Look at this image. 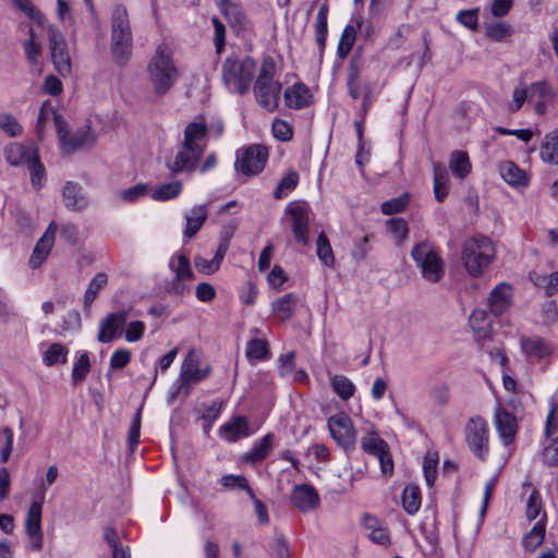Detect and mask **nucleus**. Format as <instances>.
Returning a JSON list of instances; mask_svg holds the SVG:
<instances>
[{"instance_id": "nucleus-1", "label": "nucleus", "mask_w": 558, "mask_h": 558, "mask_svg": "<svg viewBox=\"0 0 558 558\" xmlns=\"http://www.w3.org/2000/svg\"><path fill=\"white\" fill-rule=\"evenodd\" d=\"M207 125L203 122H190L183 132V141L167 168L173 173L195 170L206 148Z\"/></svg>"}, {"instance_id": "nucleus-2", "label": "nucleus", "mask_w": 558, "mask_h": 558, "mask_svg": "<svg viewBox=\"0 0 558 558\" xmlns=\"http://www.w3.org/2000/svg\"><path fill=\"white\" fill-rule=\"evenodd\" d=\"M110 50L114 62L124 65L132 56L133 33L125 7L118 4L110 16Z\"/></svg>"}, {"instance_id": "nucleus-3", "label": "nucleus", "mask_w": 558, "mask_h": 558, "mask_svg": "<svg viewBox=\"0 0 558 558\" xmlns=\"http://www.w3.org/2000/svg\"><path fill=\"white\" fill-rule=\"evenodd\" d=\"M148 78L157 96L166 95L179 78L170 49L160 45L147 65Z\"/></svg>"}, {"instance_id": "nucleus-4", "label": "nucleus", "mask_w": 558, "mask_h": 558, "mask_svg": "<svg viewBox=\"0 0 558 558\" xmlns=\"http://www.w3.org/2000/svg\"><path fill=\"white\" fill-rule=\"evenodd\" d=\"M276 64L272 58H264L258 70L257 78L253 86L256 102L268 112H274L279 107L282 85L275 80Z\"/></svg>"}, {"instance_id": "nucleus-5", "label": "nucleus", "mask_w": 558, "mask_h": 558, "mask_svg": "<svg viewBox=\"0 0 558 558\" xmlns=\"http://www.w3.org/2000/svg\"><path fill=\"white\" fill-rule=\"evenodd\" d=\"M495 258V248L489 238L474 235L464 241L461 259L468 274L480 277Z\"/></svg>"}, {"instance_id": "nucleus-6", "label": "nucleus", "mask_w": 558, "mask_h": 558, "mask_svg": "<svg viewBox=\"0 0 558 558\" xmlns=\"http://www.w3.org/2000/svg\"><path fill=\"white\" fill-rule=\"evenodd\" d=\"M255 70L256 63L250 57H227L221 65V75L229 92L245 95L251 89Z\"/></svg>"}, {"instance_id": "nucleus-7", "label": "nucleus", "mask_w": 558, "mask_h": 558, "mask_svg": "<svg viewBox=\"0 0 558 558\" xmlns=\"http://www.w3.org/2000/svg\"><path fill=\"white\" fill-rule=\"evenodd\" d=\"M411 256L426 281H440L445 274L444 260L430 243L422 241L415 244L411 250Z\"/></svg>"}, {"instance_id": "nucleus-8", "label": "nucleus", "mask_w": 558, "mask_h": 558, "mask_svg": "<svg viewBox=\"0 0 558 558\" xmlns=\"http://www.w3.org/2000/svg\"><path fill=\"white\" fill-rule=\"evenodd\" d=\"M465 440L470 450L481 460L488 453L489 430L487 422L476 415L465 424Z\"/></svg>"}, {"instance_id": "nucleus-9", "label": "nucleus", "mask_w": 558, "mask_h": 558, "mask_svg": "<svg viewBox=\"0 0 558 558\" xmlns=\"http://www.w3.org/2000/svg\"><path fill=\"white\" fill-rule=\"evenodd\" d=\"M48 41L56 71L62 76L69 75L72 71V60L68 43L62 33L53 25L48 27Z\"/></svg>"}, {"instance_id": "nucleus-10", "label": "nucleus", "mask_w": 558, "mask_h": 558, "mask_svg": "<svg viewBox=\"0 0 558 558\" xmlns=\"http://www.w3.org/2000/svg\"><path fill=\"white\" fill-rule=\"evenodd\" d=\"M327 426L332 439L345 451L353 450L356 442V430L349 415L343 412L330 416Z\"/></svg>"}, {"instance_id": "nucleus-11", "label": "nucleus", "mask_w": 558, "mask_h": 558, "mask_svg": "<svg viewBox=\"0 0 558 558\" xmlns=\"http://www.w3.org/2000/svg\"><path fill=\"white\" fill-rule=\"evenodd\" d=\"M268 159V149L264 145H251L238 151L235 169L244 175L262 172Z\"/></svg>"}, {"instance_id": "nucleus-12", "label": "nucleus", "mask_w": 558, "mask_h": 558, "mask_svg": "<svg viewBox=\"0 0 558 558\" xmlns=\"http://www.w3.org/2000/svg\"><path fill=\"white\" fill-rule=\"evenodd\" d=\"M211 373L209 365L201 367V359L195 349H190L184 357L181 369V388L186 387V393L191 385L197 384L207 378Z\"/></svg>"}, {"instance_id": "nucleus-13", "label": "nucleus", "mask_w": 558, "mask_h": 558, "mask_svg": "<svg viewBox=\"0 0 558 558\" xmlns=\"http://www.w3.org/2000/svg\"><path fill=\"white\" fill-rule=\"evenodd\" d=\"M128 311L119 310L117 312L109 313L99 323V331L97 339L99 342L109 343L121 335L122 327L125 325L128 319Z\"/></svg>"}, {"instance_id": "nucleus-14", "label": "nucleus", "mask_w": 558, "mask_h": 558, "mask_svg": "<svg viewBox=\"0 0 558 558\" xmlns=\"http://www.w3.org/2000/svg\"><path fill=\"white\" fill-rule=\"evenodd\" d=\"M286 210L291 217L295 241L306 245L308 243V207L304 204L291 203Z\"/></svg>"}, {"instance_id": "nucleus-15", "label": "nucleus", "mask_w": 558, "mask_h": 558, "mask_svg": "<svg viewBox=\"0 0 558 558\" xmlns=\"http://www.w3.org/2000/svg\"><path fill=\"white\" fill-rule=\"evenodd\" d=\"M290 501L299 511L311 512L319 506V496L312 485L299 484L293 487Z\"/></svg>"}, {"instance_id": "nucleus-16", "label": "nucleus", "mask_w": 558, "mask_h": 558, "mask_svg": "<svg viewBox=\"0 0 558 558\" xmlns=\"http://www.w3.org/2000/svg\"><path fill=\"white\" fill-rule=\"evenodd\" d=\"M494 423L501 442L505 446L513 442L518 429L515 416L498 405L494 411Z\"/></svg>"}, {"instance_id": "nucleus-17", "label": "nucleus", "mask_w": 558, "mask_h": 558, "mask_svg": "<svg viewBox=\"0 0 558 558\" xmlns=\"http://www.w3.org/2000/svg\"><path fill=\"white\" fill-rule=\"evenodd\" d=\"M38 153L35 144L26 145L17 142L9 143L3 150L7 162L13 167L27 166Z\"/></svg>"}, {"instance_id": "nucleus-18", "label": "nucleus", "mask_w": 558, "mask_h": 558, "mask_svg": "<svg viewBox=\"0 0 558 558\" xmlns=\"http://www.w3.org/2000/svg\"><path fill=\"white\" fill-rule=\"evenodd\" d=\"M41 509V504L34 501L26 514L25 531L32 539L29 545L32 550H38L43 547Z\"/></svg>"}, {"instance_id": "nucleus-19", "label": "nucleus", "mask_w": 558, "mask_h": 558, "mask_svg": "<svg viewBox=\"0 0 558 558\" xmlns=\"http://www.w3.org/2000/svg\"><path fill=\"white\" fill-rule=\"evenodd\" d=\"M54 235H56V225L54 222H50L49 227L45 231V233L41 235V238L37 241L33 253L29 257V265L32 268L39 267L45 259L48 257L53 243H54Z\"/></svg>"}, {"instance_id": "nucleus-20", "label": "nucleus", "mask_w": 558, "mask_h": 558, "mask_svg": "<svg viewBox=\"0 0 558 558\" xmlns=\"http://www.w3.org/2000/svg\"><path fill=\"white\" fill-rule=\"evenodd\" d=\"M64 206L72 211H81L88 206V198L83 193V187L72 181H68L62 190Z\"/></svg>"}, {"instance_id": "nucleus-21", "label": "nucleus", "mask_w": 558, "mask_h": 558, "mask_svg": "<svg viewBox=\"0 0 558 558\" xmlns=\"http://www.w3.org/2000/svg\"><path fill=\"white\" fill-rule=\"evenodd\" d=\"M219 8L234 31L241 32L248 28V19L240 4L231 0H220Z\"/></svg>"}, {"instance_id": "nucleus-22", "label": "nucleus", "mask_w": 558, "mask_h": 558, "mask_svg": "<svg viewBox=\"0 0 558 558\" xmlns=\"http://www.w3.org/2000/svg\"><path fill=\"white\" fill-rule=\"evenodd\" d=\"M96 136L89 126H83L68 136L61 143V147L66 153H73L77 149L90 147L95 144Z\"/></svg>"}, {"instance_id": "nucleus-23", "label": "nucleus", "mask_w": 558, "mask_h": 558, "mask_svg": "<svg viewBox=\"0 0 558 558\" xmlns=\"http://www.w3.org/2000/svg\"><path fill=\"white\" fill-rule=\"evenodd\" d=\"M229 242L230 241L228 238H223L220 241V244L216 251V254L211 259H206L203 256H195L194 265H195L197 271L205 274V275L215 274L221 266L225 255L229 248Z\"/></svg>"}, {"instance_id": "nucleus-24", "label": "nucleus", "mask_w": 558, "mask_h": 558, "mask_svg": "<svg viewBox=\"0 0 558 558\" xmlns=\"http://www.w3.org/2000/svg\"><path fill=\"white\" fill-rule=\"evenodd\" d=\"M283 97L287 107L298 110L310 105L312 95L305 84L295 83L284 90Z\"/></svg>"}, {"instance_id": "nucleus-25", "label": "nucleus", "mask_w": 558, "mask_h": 558, "mask_svg": "<svg viewBox=\"0 0 558 558\" xmlns=\"http://www.w3.org/2000/svg\"><path fill=\"white\" fill-rule=\"evenodd\" d=\"M498 170L504 181L511 186L521 187L529 184L526 172L511 160L500 162Z\"/></svg>"}, {"instance_id": "nucleus-26", "label": "nucleus", "mask_w": 558, "mask_h": 558, "mask_svg": "<svg viewBox=\"0 0 558 558\" xmlns=\"http://www.w3.org/2000/svg\"><path fill=\"white\" fill-rule=\"evenodd\" d=\"M275 435L272 433L266 434L263 438L255 441L250 451L243 454V461L255 464L269 456L274 448Z\"/></svg>"}, {"instance_id": "nucleus-27", "label": "nucleus", "mask_w": 558, "mask_h": 558, "mask_svg": "<svg viewBox=\"0 0 558 558\" xmlns=\"http://www.w3.org/2000/svg\"><path fill=\"white\" fill-rule=\"evenodd\" d=\"M208 216L206 205H197L185 214V228L183 234L186 239H192L202 228Z\"/></svg>"}, {"instance_id": "nucleus-28", "label": "nucleus", "mask_w": 558, "mask_h": 558, "mask_svg": "<svg viewBox=\"0 0 558 558\" xmlns=\"http://www.w3.org/2000/svg\"><path fill=\"white\" fill-rule=\"evenodd\" d=\"M511 287L508 283H499L496 286L489 296L490 311L496 314H502L510 305Z\"/></svg>"}, {"instance_id": "nucleus-29", "label": "nucleus", "mask_w": 558, "mask_h": 558, "mask_svg": "<svg viewBox=\"0 0 558 558\" xmlns=\"http://www.w3.org/2000/svg\"><path fill=\"white\" fill-rule=\"evenodd\" d=\"M434 174V195L438 202H444L449 192V173L444 165L439 162L433 163Z\"/></svg>"}, {"instance_id": "nucleus-30", "label": "nucleus", "mask_w": 558, "mask_h": 558, "mask_svg": "<svg viewBox=\"0 0 558 558\" xmlns=\"http://www.w3.org/2000/svg\"><path fill=\"white\" fill-rule=\"evenodd\" d=\"M220 432L227 440L236 441L250 435L248 422L244 416H236L231 422L223 424Z\"/></svg>"}, {"instance_id": "nucleus-31", "label": "nucleus", "mask_w": 558, "mask_h": 558, "mask_svg": "<svg viewBox=\"0 0 558 558\" xmlns=\"http://www.w3.org/2000/svg\"><path fill=\"white\" fill-rule=\"evenodd\" d=\"M296 303V294L288 293L272 302L271 310L279 320L284 322L293 316Z\"/></svg>"}, {"instance_id": "nucleus-32", "label": "nucleus", "mask_w": 558, "mask_h": 558, "mask_svg": "<svg viewBox=\"0 0 558 558\" xmlns=\"http://www.w3.org/2000/svg\"><path fill=\"white\" fill-rule=\"evenodd\" d=\"M329 7L327 3L320 5L316 19H315V40L318 46L319 54L323 56L326 48L328 25H327V16H328Z\"/></svg>"}, {"instance_id": "nucleus-33", "label": "nucleus", "mask_w": 558, "mask_h": 558, "mask_svg": "<svg viewBox=\"0 0 558 558\" xmlns=\"http://www.w3.org/2000/svg\"><path fill=\"white\" fill-rule=\"evenodd\" d=\"M539 156L544 162L558 165V129L545 135Z\"/></svg>"}, {"instance_id": "nucleus-34", "label": "nucleus", "mask_w": 558, "mask_h": 558, "mask_svg": "<svg viewBox=\"0 0 558 558\" xmlns=\"http://www.w3.org/2000/svg\"><path fill=\"white\" fill-rule=\"evenodd\" d=\"M546 531V513H543V517L538 522L526 533L522 539V545L529 551H534L537 547H539L545 538Z\"/></svg>"}, {"instance_id": "nucleus-35", "label": "nucleus", "mask_w": 558, "mask_h": 558, "mask_svg": "<svg viewBox=\"0 0 558 558\" xmlns=\"http://www.w3.org/2000/svg\"><path fill=\"white\" fill-rule=\"evenodd\" d=\"M527 277L535 287L543 289L547 296L558 292V271L543 275L533 270L529 272Z\"/></svg>"}, {"instance_id": "nucleus-36", "label": "nucleus", "mask_w": 558, "mask_h": 558, "mask_svg": "<svg viewBox=\"0 0 558 558\" xmlns=\"http://www.w3.org/2000/svg\"><path fill=\"white\" fill-rule=\"evenodd\" d=\"M521 347L524 353L533 359H543L550 354L548 344L539 337H530L521 339Z\"/></svg>"}, {"instance_id": "nucleus-37", "label": "nucleus", "mask_w": 558, "mask_h": 558, "mask_svg": "<svg viewBox=\"0 0 558 558\" xmlns=\"http://www.w3.org/2000/svg\"><path fill=\"white\" fill-rule=\"evenodd\" d=\"M449 167L457 178L464 179L472 170L468 153L463 150L452 151L450 155Z\"/></svg>"}, {"instance_id": "nucleus-38", "label": "nucleus", "mask_w": 558, "mask_h": 558, "mask_svg": "<svg viewBox=\"0 0 558 558\" xmlns=\"http://www.w3.org/2000/svg\"><path fill=\"white\" fill-rule=\"evenodd\" d=\"M469 324L477 338L485 339L488 337L490 322L484 310H474L469 317Z\"/></svg>"}, {"instance_id": "nucleus-39", "label": "nucleus", "mask_w": 558, "mask_h": 558, "mask_svg": "<svg viewBox=\"0 0 558 558\" xmlns=\"http://www.w3.org/2000/svg\"><path fill=\"white\" fill-rule=\"evenodd\" d=\"M245 355L247 360L253 363L254 361H267L270 359V352L266 340L252 339L247 342Z\"/></svg>"}, {"instance_id": "nucleus-40", "label": "nucleus", "mask_w": 558, "mask_h": 558, "mask_svg": "<svg viewBox=\"0 0 558 558\" xmlns=\"http://www.w3.org/2000/svg\"><path fill=\"white\" fill-rule=\"evenodd\" d=\"M333 392L342 400H349L355 392V385L343 375H333L330 378Z\"/></svg>"}, {"instance_id": "nucleus-41", "label": "nucleus", "mask_w": 558, "mask_h": 558, "mask_svg": "<svg viewBox=\"0 0 558 558\" xmlns=\"http://www.w3.org/2000/svg\"><path fill=\"white\" fill-rule=\"evenodd\" d=\"M182 182L179 180L163 183L154 190L151 197L157 202H166L178 197L182 192Z\"/></svg>"}, {"instance_id": "nucleus-42", "label": "nucleus", "mask_w": 558, "mask_h": 558, "mask_svg": "<svg viewBox=\"0 0 558 558\" xmlns=\"http://www.w3.org/2000/svg\"><path fill=\"white\" fill-rule=\"evenodd\" d=\"M387 446L388 444L375 430L368 432L361 438V448L368 454L377 456Z\"/></svg>"}, {"instance_id": "nucleus-43", "label": "nucleus", "mask_w": 558, "mask_h": 558, "mask_svg": "<svg viewBox=\"0 0 558 558\" xmlns=\"http://www.w3.org/2000/svg\"><path fill=\"white\" fill-rule=\"evenodd\" d=\"M169 267L174 274V278L186 280H192L194 278L190 259L184 254H179L175 258H171Z\"/></svg>"}, {"instance_id": "nucleus-44", "label": "nucleus", "mask_w": 558, "mask_h": 558, "mask_svg": "<svg viewBox=\"0 0 558 558\" xmlns=\"http://www.w3.org/2000/svg\"><path fill=\"white\" fill-rule=\"evenodd\" d=\"M512 33L513 29L510 24L506 22H494L486 26L485 35L493 41L504 43L508 40Z\"/></svg>"}, {"instance_id": "nucleus-45", "label": "nucleus", "mask_w": 558, "mask_h": 558, "mask_svg": "<svg viewBox=\"0 0 558 558\" xmlns=\"http://www.w3.org/2000/svg\"><path fill=\"white\" fill-rule=\"evenodd\" d=\"M0 131L8 137L14 138L21 136L24 129L12 113L0 112Z\"/></svg>"}, {"instance_id": "nucleus-46", "label": "nucleus", "mask_w": 558, "mask_h": 558, "mask_svg": "<svg viewBox=\"0 0 558 558\" xmlns=\"http://www.w3.org/2000/svg\"><path fill=\"white\" fill-rule=\"evenodd\" d=\"M403 508L409 514H414L421 507V492L415 485L407 486L402 493Z\"/></svg>"}, {"instance_id": "nucleus-47", "label": "nucleus", "mask_w": 558, "mask_h": 558, "mask_svg": "<svg viewBox=\"0 0 558 558\" xmlns=\"http://www.w3.org/2000/svg\"><path fill=\"white\" fill-rule=\"evenodd\" d=\"M107 282L108 276L105 272H97L93 277L84 294L85 308H88L92 305L98 292L107 284Z\"/></svg>"}, {"instance_id": "nucleus-48", "label": "nucleus", "mask_w": 558, "mask_h": 558, "mask_svg": "<svg viewBox=\"0 0 558 558\" xmlns=\"http://www.w3.org/2000/svg\"><path fill=\"white\" fill-rule=\"evenodd\" d=\"M25 58L33 71L40 72L39 57L41 56L43 48L38 40L26 39L22 44Z\"/></svg>"}, {"instance_id": "nucleus-49", "label": "nucleus", "mask_w": 558, "mask_h": 558, "mask_svg": "<svg viewBox=\"0 0 558 558\" xmlns=\"http://www.w3.org/2000/svg\"><path fill=\"white\" fill-rule=\"evenodd\" d=\"M356 39V28L353 25H347L340 36L337 53L340 59L347 58Z\"/></svg>"}, {"instance_id": "nucleus-50", "label": "nucleus", "mask_w": 558, "mask_h": 558, "mask_svg": "<svg viewBox=\"0 0 558 558\" xmlns=\"http://www.w3.org/2000/svg\"><path fill=\"white\" fill-rule=\"evenodd\" d=\"M104 537L111 548L112 558L123 557L131 558V551L129 547H124L119 542L118 533L112 527H106L104 532Z\"/></svg>"}, {"instance_id": "nucleus-51", "label": "nucleus", "mask_w": 558, "mask_h": 558, "mask_svg": "<svg viewBox=\"0 0 558 558\" xmlns=\"http://www.w3.org/2000/svg\"><path fill=\"white\" fill-rule=\"evenodd\" d=\"M299 183V174L294 170L288 171L281 180L278 182L277 187L274 191V197L276 199L282 198L289 192L293 191Z\"/></svg>"}, {"instance_id": "nucleus-52", "label": "nucleus", "mask_w": 558, "mask_h": 558, "mask_svg": "<svg viewBox=\"0 0 558 558\" xmlns=\"http://www.w3.org/2000/svg\"><path fill=\"white\" fill-rule=\"evenodd\" d=\"M27 168L32 185L37 190L41 189L46 183V169L40 161L39 153L35 158L33 157V160L27 165Z\"/></svg>"}, {"instance_id": "nucleus-53", "label": "nucleus", "mask_w": 558, "mask_h": 558, "mask_svg": "<svg viewBox=\"0 0 558 558\" xmlns=\"http://www.w3.org/2000/svg\"><path fill=\"white\" fill-rule=\"evenodd\" d=\"M68 349L61 343H52L44 353L43 361L46 366H52L57 363H66Z\"/></svg>"}, {"instance_id": "nucleus-54", "label": "nucleus", "mask_w": 558, "mask_h": 558, "mask_svg": "<svg viewBox=\"0 0 558 558\" xmlns=\"http://www.w3.org/2000/svg\"><path fill=\"white\" fill-rule=\"evenodd\" d=\"M348 93L352 99L356 100L361 95L360 70L356 63L350 62L347 74Z\"/></svg>"}, {"instance_id": "nucleus-55", "label": "nucleus", "mask_w": 558, "mask_h": 558, "mask_svg": "<svg viewBox=\"0 0 558 558\" xmlns=\"http://www.w3.org/2000/svg\"><path fill=\"white\" fill-rule=\"evenodd\" d=\"M90 371V360L87 352H83L80 354L77 361L74 363L72 369V379L73 384L77 385L85 380L88 373Z\"/></svg>"}, {"instance_id": "nucleus-56", "label": "nucleus", "mask_w": 558, "mask_h": 558, "mask_svg": "<svg viewBox=\"0 0 558 558\" xmlns=\"http://www.w3.org/2000/svg\"><path fill=\"white\" fill-rule=\"evenodd\" d=\"M543 513L546 512L543 510V500L541 494L537 489H533L526 500L525 517L532 521L535 520L538 515L542 518Z\"/></svg>"}, {"instance_id": "nucleus-57", "label": "nucleus", "mask_w": 558, "mask_h": 558, "mask_svg": "<svg viewBox=\"0 0 558 558\" xmlns=\"http://www.w3.org/2000/svg\"><path fill=\"white\" fill-rule=\"evenodd\" d=\"M317 256L324 265L328 267L333 266V253L329 240L324 232L319 233L317 238Z\"/></svg>"}, {"instance_id": "nucleus-58", "label": "nucleus", "mask_w": 558, "mask_h": 558, "mask_svg": "<svg viewBox=\"0 0 558 558\" xmlns=\"http://www.w3.org/2000/svg\"><path fill=\"white\" fill-rule=\"evenodd\" d=\"M410 202V195L404 193L398 197L388 199L381 204L384 215L390 216L403 211Z\"/></svg>"}, {"instance_id": "nucleus-59", "label": "nucleus", "mask_w": 558, "mask_h": 558, "mask_svg": "<svg viewBox=\"0 0 558 558\" xmlns=\"http://www.w3.org/2000/svg\"><path fill=\"white\" fill-rule=\"evenodd\" d=\"M530 98L538 97L541 100H554L556 93L546 81L532 83L529 87Z\"/></svg>"}, {"instance_id": "nucleus-60", "label": "nucleus", "mask_w": 558, "mask_h": 558, "mask_svg": "<svg viewBox=\"0 0 558 558\" xmlns=\"http://www.w3.org/2000/svg\"><path fill=\"white\" fill-rule=\"evenodd\" d=\"M272 134L280 142H289L293 137L292 126L284 120L276 119L271 126Z\"/></svg>"}, {"instance_id": "nucleus-61", "label": "nucleus", "mask_w": 558, "mask_h": 558, "mask_svg": "<svg viewBox=\"0 0 558 558\" xmlns=\"http://www.w3.org/2000/svg\"><path fill=\"white\" fill-rule=\"evenodd\" d=\"M295 366V353L290 351L286 354H281L278 359V374L281 377H290L294 372Z\"/></svg>"}, {"instance_id": "nucleus-62", "label": "nucleus", "mask_w": 558, "mask_h": 558, "mask_svg": "<svg viewBox=\"0 0 558 558\" xmlns=\"http://www.w3.org/2000/svg\"><path fill=\"white\" fill-rule=\"evenodd\" d=\"M211 23L214 26V44L216 48V52L220 54L223 51L226 44V27L223 23L216 16L211 19Z\"/></svg>"}, {"instance_id": "nucleus-63", "label": "nucleus", "mask_w": 558, "mask_h": 558, "mask_svg": "<svg viewBox=\"0 0 558 558\" xmlns=\"http://www.w3.org/2000/svg\"><path fill=\"white\" fill-rule=\"evenodd\" d=\"M145 332V324L142 320H132L128 323L124 337L128 342H137Z\"/></svg>"}, {"instance_id": "nucleus-64", "label": "nucleus", "mask_w": 558, "mask_h": 558, "mask_svg": "<svg viewBox=\"0 0 558 558\" xmlns=\"http://www.w3.org/2000/svg\"><path fill=\"white\" fill-rule=\"evenodd\" d=\"M274 558H290L289 544L282 534H276L272 544Z\"/></svg>"}]
</instances>
